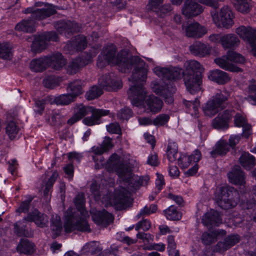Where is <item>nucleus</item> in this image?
Segmentation results:
<instances>
[{
	"instance_id": "nucleus-2",
	"label": "nucleus",
	"mask_w": 256,
	"mask_h": 256,
	"mask_svg": "<svg viewBox=\"0 0 256 256\" xmlns=\"http://www.w3.org/2000/svg\"><path fill=\"white\" fill-rule=\"evenodd\" d=\"M85 200L84 194H78L74 199V203L78 210L68 208L64 214L65 223L64 227L66 232L74 230L82 232H90V228L86 218L88 212L84 208Z\"/></svg>"
},
{
	"instance_id": "nucleus-42",
	"label": "nucleus",
	"mask_w": 256,
	"mask_h": 256,
	"mask_svg": "<svg viewBox=\"0 0 256 256\" xmlns=\"http://www.w3.org/2000/svg\"><path fill=\"white\" fill-rule=\"evenodd\" d=\"M146 106L151 112H158L160 108V99L154 95L148 96L146 101Z\"/></svg>"
},
{
	"instance_id": "nucleus-61",
	"label": "nucleus",
	"mask_w": 256,
	"mask_h": 256,
	"mask_svg": "<svg viewBox=\"0 0 256 256\" xmlns=\"http://www.w3.org/2000/svg\"><path fill=\"white\" fill-rule=\"evenodd\" d=\"M242 208L246 210L252 209L254 214L256 215V207L254 200L246 201V202H244L242 204ZM253 218L254 219H256V216H254Z\"/></svg>"
},
{
	"instance_id": "nucleus-12",
	"label": "nucleus",
	"mask_w": 256,
	"mask_h": 256,
	"mask_svg": "<svg viewBox=\"0 0 256 256\" xmlns=\"http://www.w3.org/2000/svg\"><path fill=\"white\" fill-rule=\"evenodd\" d=\"M184 82L187 90L194 94L201 90L202 76L200 74H184Z\"/></svg>"
},
{
	"instance_id": "nucleus-10",
	"label": "nucleus",
	"mask_w": 256,
	"mask_h": 256,
	"mask_svg": "<svg viewBox=\"0 0 256 256\" xmlns=\"http://www.w3.org/2000/svg\"><path fill=\"white\" fill-rule=\"evenodd\" d=\"M58 36L54 32H44L41 34L35 36L32 44V50L39 52L46 49L50 41H56Z\"/></svg>"
},
{
	"instance_id": "nucleus-37",
	"label": "nucleus",
	"mask_w": 256,
	"mask_h": 256,
	"mask_svg": "<svg viewBox=\"0 0 256 256\" xmlns=\"http://www.w3.org/2000/svg\"><path fill=\"white\" fill-rule=\"evenodd\" d=\"M16 250L20 254H30L34 252V244L27 239H22Z\"/></svg>"
},
{
	"instance_id": "nucleus-62",
	"label": "nucleus",
	"mask_w": 256,
	"mask_h": 256,
	"mask_svg": "<svg viewBox=\"0 0 256 256\" xmlns=\"http://www.w3.org/2000/svg\"><path fill=\"white\" fill-rule=\"evenodd\" d=\"M137 238L142 239L144 242H150L152 241V236L150 234H146L142 232H139L136 234Z\"/></svg>"
},
{
	"instance_id": "nucleus-40",
	"label": "nucleus",
	"mask_w": 256,
	"mask_h": 256,
	"mask_svg": "<svg viewBox=\"0 0 256 256\" xmlns=\"http://www.w3.org/2000/svg\"><path fill=\"white\" fill-rule=\"evenodd\" d=\"M183 104L186 108V112L192 116H197L198 113V108L200 102L198 98H195L194 101H190L183 100Z\"/></svg>"
},
{
	"instance_id": "nucleus-11",
	"label": "nucleus",
	"mask_w": 256,
	"mask_h": 256,
	"mask_svg": "<svg viewBox=\"0 0 256 256\" xmlns=\"http://www.w3.org/2000/svg\"><path fill=\"white\" fill-rule=\"evenodd\" d=\"M236 32L240 38L249 43L253 54L256 56V29L241 26L236 28Z\"/></svg>"
},
{
	"instance_id": "nucleus-27",
	"label": "nucleus",
	"mask_w": 256,
	"mask_h": 256,
	"mask_svg": "<svg viewBox=\"0 0 256 256\" xmlns=\"http://www.w3.org/2000/svg\"><path fill=\"white\" fill-rule=\"evenodd\" d=\"M185 70L184 74H200L204 71V68L200 64L195 60H189L184 64Z\"/></svg>"
},
{
	"instance_id": "nucleus-53",
	"label": "nucleus",
	"mask_w": 256,
	"mask_h": 256,
	"mask_svg": "<svg viewBox=\"0 0 256 256\" xmlns=\"http://www.w3.org/2000/svg\"><path fill=\"white\" fill-rule=\"evenodd\" d=\"M248 94L246 99L252 104L256 105V85L249 86Z\"/></svg>"
},
{
	"instance_id": "nucleus-21",
	"label": "nucleus",
	"mask_w": 256,
	"mask_h": 256,
	"mask_svg": "<svg viewBox=\"0 0 256 256\" xmlns=\"http://www.w3.org/2000/svg\"><path fill=\"white\" fill-rule=\"evenodd\" d=\"M92 218L96 224L104 227L108 226L114 220L112 215L105 210L95 212Z\"/></svg>"
},
{
	"instance_id": "nucleus-6",
	"label": "nucleus",
	"mask_w": 256,
	"mask_h": 256,
	"mask_svg": "<svg viewBox=\"0 0 256 256\" xmlns=\"http://www.w3.org/2000/svg\"><path fill=\"white\" fill-rule=\"evenodd\" d=\"M214 198L218 206L227 210L234 207L240 200L238 191L232 186H222L216 190Z\"/></svg>"
},
{
	"instance_id": "nucleus-64",
	"label": "nucleus",
	"mask_w": 256,
	"mask_h": 256,
	"mask_svg": "<svg viewBox=\"0 0 256 256\" xmlns=\"http://www.w3.org/2000/svg\"><path fill=\"white\" fill-rule=\"evenodd\" d=\"M190 159L194 162H198L201 159L202 154L198 150H196L193 152V153L190 156Z\"/></svg>"
},
{
	"instance_id": "nucleus-59",
	"label": "nucleus",
	"mask_w": 256,
	"mask_h": 256,
	"mask_svg": "<svg viewBox=\"0 0 256 256\" xmlns=\"http://www.w3.org/2000/svg\"><path fill=\"white\" fill-rule=\"evenodd\" d=\"M150 222L146 219L143 220L139 222L136 226L135 229L136 230H142L144 231H146L150 229Z\"/></svg>"
},
{
	"instance_id": "nucleus-49",
	"label": "nucleus",
	"mask_w": 256,
	"mask_h": 256,
	"mask_svg": "<svg viewBox=\"0 0 256 256\" xmlns=\"http://www.w3.org/2000/svg\"><path fill=\"white\" fill-rule=\"evenodd\" d=\"M19 128L17 126L15 122H10L6 126V133L11 140L15 138L18 134Z\"/></svg>"
},
{
	"instance_id": "nucleus-55",
	"label": "nucleus",
	"mask_w": 256,
	"mask_h": 256,
	"mask_svg": "<svg viewBox=\"0 0 256 256\" xmlns=\"http://www.w3.org/2000/svg\"><path fill=\"white\" fill-rule=\"evenodd\" d=\"M202 242L206 245H210L215 241V236L212 233L205 232L202 236Z\"/></svg>"
},
{
	"instance_id": "nucleus-34",
	"label": "nucleus",
	"mask_w": 256,
	"mask_h": 256,
	"mask_svg": "<svg viewBox=\"0 0 256 256\" xmlns=\"http://www.w3.org/2000/svg\"><path fill=\"white\" fill-rule=\"evenodd\" d=\"M83 82L80 80H75L70 82L67 86V90L75 98L83 92Z\"/></svg>"
},
{
	"instance_id": "nucleus-26",
	"label": "nucleus",
	"mask_w": 256,
	"mask_h": 256,
	"mask_svg": "<svg viewBox=\"0 0 256 256\" xmlns=\"http://www.w3.org/2000/svg\"><path fill=\"white\" fill-rule=\"evenodd\" d=\"M230 182L238 185H242L245 183V176L239 166H236L228 174Z\"/></svg>"
},
{
	"instance_id": "nucleus-20",
	"label": "nucleus",
	"mask_w": 256,
	"mask_h": 256,
	"mask_svg": "<svg viewBox=\"0 0 256 256\" xmlns=\"http://www.w3.org/2000/svg\"><path fill=\"white\" fill-rule=\"evenodd\" d=\"M189 50L192 54L200 58L208 56L210 52L209 46L199 41H196L190 45Z\"/></svg>"
},
{
	"instance_id": "nucleus-39",
	"label": "nucleus",
	"mask_w": 256,
	"mask_h": 256,
	"mask_svg": "<svg viewBox=\"0 0 256 256\" xmlns=\"http://www.w3.org/2000/svg\"><path fill=\"white\" fill-rule=\"evenodd\" d=\"M112 146V140L110 138H106L101 145L93 146L92 150L95 154L101 155L110 149Z\"/></svg>"
},
{
	"instance_id": "nucleus-17",
	"label": "nucleus",
	"mask_w": 256,
	"mask_h": 256,
	"mask_svg": "<svg viewBox=\"0 0 256 256\" xmlns=\"http://www.w3.org/2000/svg\"><path fill=\"white\" fill-rule=\"evenodd\" d=\"M24 221L34 222L38 226L42 228L47 226L48 218L46 215L40 213L38 210H34L28 214L27 216L24 218Z\"/></svg>"
},
{
	"instance_id": "nucleus-25",
	"label": "nucleus",
	"mask_w": 256,
	"mask_h": 256,
	"mask_svg": "<svg viewBox=\"0 0 256 256\" xmlns=\"http://www.w3.org/2000/svg\"><path fill=\"white\" fill-rule=\"evenodd\" d=\"M202 222L208 226H218L222 223V219L216 211L211 210L203 216Z\"/></svg>"
},
{
	"instance_id": "nucleus-15",
	"label": "nucleus",
	"mask_w": 256,
	"mask_h": 256,
	"mask_svg": "<svg viewBox=\"0 0 256 256\" xmlns=\"http://www.w3.org/2000/svg\"><path fill=\"white\" fill-rule=\"evenodd\" d=\"M130 194L125 188H122L116 192L114 197V204L120 208H125L132 204Z\"/></svg>"
},
{
	"instance_id": "nucleus-41",
	"label": "nucleus",
	"mask_w": 256,
	"mask_h": 256,
	"mask_svg": "<svg viewBox=\"0 0 256 256\" xmlns=\"http://www.w3.org/2000/svg\"><path fill=\"white\" fill-rule=\"evenodd\" d=\"M178 147L176 142H169L166 150V155L168 160L174 162L178 159Z\"/></svg>"
},
{
	"instance_id": "nucleus-52",
	"label": "nucleus",
	"mask_w": 256,
	"mask_h": 256,
	"mask_svg": "<svg viewBox=\"0 0 256 256\" xmlns=\"http://www.w3.org/2000/svg\"><path fill=\"white\" fill-rule=\"evenodd\" d=\"M32 200L33 197L29 196L26 200L21 202L18 208L16 209V212L20 213L28 212L30 208V204Z\"/></svg>"
},
{
	"instance_id": "nucleus-29",
	"label": "nucleus",
	"mask_w": 256,
	"mask_h": 256,
	"mask_svg": "<svg viewBox=\"0 0 256 256\" xmlns=\"http://www.w3.org/2000/svg\"><path fill=\"white\" fill-rule=\"evenodd\" d=\"M239 241L238 236L232 235L227 236L223 242H218L215 248L216 252H224L236 244Z\"/></svg>"
},
{
	"instance_id": "nucleus-60",
	"label": "nucleus",
	"mask_w": 256,
	"mask_h": 256,
	"mask_svg": "<svg viewBox=\"0 0 256 256\" xmlns=\"http://www.w3.org/2000/svg\"><path fill=\"white\" fill-rule=\"evenodd\" d=\"M107 130L112 134H120L121 128L119 124L117 122L112 123L106 126Z\"/></svg>"
},
{
	"instance_id": "nucleus-47",
	"label": "nucleus",
	"mask_w": 256,
	"mask_h": 256,
	"mask_svg": "<svg viewBox=\"0 0 256 256\" xmlns=\"http://www.w3.org/2000/svg\"><path fill=\"white\" fill-rule=\"evenodd\" d=\"M74 98L70 94H63L56 96L54 98V102L56 104L68 105L74 100Z\"/></svg>"
},
{
	"instance_id": "nucleus-30",
	"label": "nucleus",
	"mask_w": 256,
	"mask_h": 256,
	"mask_svg": "<svg viewBox=\"0 0 256 256\" xmlns=\"http://www.w3.org/2000/svg\"><path fill=\"white\" fill-rule=\"evenodd\" d=\"M234 124L238 127H242V134L246 138H248L251 134V126L246 121V118L239 114H236L234 118Z\"/></svg>"
},
{
	"instance_id": "nucleus-36",
	"label": "nucleus",
	"mask_w": 256,
	"mask_h": 256,
	"mask_svg": "<svg viewBox=\"0 0 256 256\" xmlns=\"http://www.w3.org/2000/svg\"><path fill=\"white\" fill-rule=\"evenodd\" d=\"M58 176V172H54L48 180L44 183L42 188L44 190V196L47 202L49 201L50 198V190Z\"/></svg>"
},
{
	"instance_id": "nucleus-24",
	"label": "nucleus",
	"mask_w": 256,
	"mask_h": 256,
	"mask_svg": "<svg viewBox=\"0 0 256 256\" xmlns=\"http://www.w3.org/2000/svg\"><path fill=\"white\" fill-rule=\"evenodd\" d=\"M54 26L60 33L76 32H79L80 27L77 23L71 21H60L55 24Z\"/></svg>"
},
{
	"instance_id": "nucleus-1",
	"label": "nucleus",
	"mask_w": 256,
	"mask_h": 256,
	"mask_svg": "<svg viewBox=\"0 0 256 256\" xmlns=\"http://www.w3.org/2000/svg\"><path fill=\"white\" fill-rule=\"evenodd\" d=\"M114 46L105 48L98 56L97 66L102 68L107 64H112L118 66L119 70L126 72L132 68L134 71L130 78L134 84L128 92V96L132 105L141 106L144 104L146 92L143 86V82L147 78L148 66L138 56L126 57V52L122 50L116 55Z\"/></svg>"
},
{
	"instance_id": "nucleus-7",
	"label": "nucleus",
	"mask_w": 256,
	"mask_h": 256,
	"mask_svg": "<svg viewBox=\"0 0 256 256\" xmlns=\"http://www.w3.org/2000/svg\"><path fill=\"white\" fill-rule=\"evenodd\" d=\"M74 112L80 120L85 116L91 114L90 116L85 118L83 122L88 126L98 124L100 123V118L107 116L110 113L109 110L96 109L92 106H86L82 104L77 106L74 108Z\"/></svg>"
},
{
	"instance_id": "nucleus-8",
	"label": "nucleus",
	"mask_w": 256,
	"mask_h": 256,
	"mask_svg": "<svg viewBox=\"0 0 256 256\" xmlns=\"http://www.w3.org/2000/svg\"><path fill=\"white\" fill-rule=\"evenodd\" d=\"M215 63L220 68L232 72H242V69L232 63L244 64L245 58L240 54L233 50H228L226 56L214 59Z\"/></svg>"
},
{
	"instance_id": "nucleus-31",
	"label": "nucleus",
	"mask_w": 256,
	"mask_h": 256,
	"mask_svg": "<svg viewBox=\"0 0 256 256\" xmlns=\"http://www.w3.org/2000/svg\"><path fill=\"white\" fill-rule=\"evenodd\" d=\"M208 78L211 80L221 84L228 82L230 80L226 72L220 70H215L210 72Z\"/></svg>"
},
{
	"instance_id": "nucleus-18",
	"label": "nucleus",
	"mask_w": 256,
	"mask_h": 256,
	"mask_svg": "<svg viewBox=\"0 0 256 256\" xmlns=\"http://www.w3.org/2000/svg\"><path fill=\"white\" fill-rule=\"evenodd\" d=\"M230 111L226 110L219 114L212 121V126L218 130H226L228 128V122L231 118Z\"/></svg>"
},
{
	"instance_id": "nucleus-32",
	"label": "nucleus",
	"mask_w": 256,
	"mask_h": 256,
	"mask_svg": "<svg viewBox=\"0 0 256 256\" xmlns=\"http://www.w3.org/2000/svg\"><path fill=\"white\" fill-rule=\"evenodd\" d=\"M229 150V146L226 141L221 140L216 144L214 150L210 152V155L212 158H216L218 156H224Z\"/></svg>"
},
{
	"instance_id": "nucleus-4",
	"label": "nucleus",
	"mask_w": 256,
	"mask_h": 256,
	"mask_svg": "<svg viewBox=\"0 0 256 256\" xmlns=\"http://www.w3.org/2000/svg\"><path fill=\"white\" fill-rule=\"evenodd\" d=\"M108 164L112 166L120 177L128 183L130 188H138L142 184V182L138 176L132 174L130 168L122 162L118 156L114 154L108 160Z\"/></svg>"
},
{
	"instance_id": "nucleus-22",
	"label": "nucleus",
	"mask_w": 256,
	"mask_h": 256,
	"mask_svg": "<svg viewBox=\"0 0 256 256\" xmlns=\"http://www.w3.org/2000/svg\"><path fill=\"white\" fill-rule=\"evenodd\" d=\"M92 58H76L70 62L66 68L67 73L70 74H76L81 68L91 61Z\"/></svg>"
},
{
	"instance_id": "nucleus-9",
	"label": "nucleus",
	"mask_w": 256,
	"mask_h": 256,
	"mask_svg": "<svg viewBox=\"0 0 256 256\" xmlns=\"http://www.w3.org/2000/svg\"><path fill=\"white\" fill-rule=\"evenodd\" d=\"M214 8L210 12L211 16L214 22L217 26H220L222 24L223 27L226 28H230L234 24L233 18L234 16L230 8L226 6L221 8L220 10V18L218 12Z\"/></svg>"
},
{
	"instance_id": "nucleus-45",
	"label": "nucleus",
	"mask_w": 256,
	"mask_h": 256,
	"mask_svg": "<svg viewBox=\"0 0 256 256\" xmlns=\"http://www.w3.org/2000/svg\"><path fill=\"white\" fill-rule=\"evenodd\" d=\"M12 56V48L8 42H0V58L10 60Z\"/></svg>"
},
{
	"instance_id": "nucleus-23",
	"label": "nucleus",
	"mask_w": 256,
	"mask_h": 256,
	"mask_svg": "<svg viewBox=\"0 0 256 256\" xmlns=\"http://www.w3.org/2000/svg\"><path fill=\"white\" fill-rule=\"evenodd\" d=\"M47 58L48 65L55 70H60L67 63L66 60L58 52L47 56Z\"/></svg>"
},
{
	"instance_id": "nucleus-63",
	"label": "nucleus",
	"mask_w": 256,
	"mask_h": 256,
	"mask_svg": "<svg viewBox=\"0 0 256 256\" xmlns=\"http://www.w3.org/2000/svg\"><path fill=\"white\" fill-rule=\"evenodd\" d=\"M168 171L170 176L173 178H177L179 176L180 171L176 166H170Z\"/></svg>"
},
{
	"instance_id": "nucleus-19",
	"label": "nucleus",
	"mask_w": 256,
	"mask_h": 256,
	"mask_svg": "<svg viewBox=\"0 0 256 256\" xmlns=\"http://www.w3.org/2000/svg\"><path fill=\"white\" fill-rule=\"evenodd\" d=\"M87 46V40L86 36L78 35L70 41L66 46V48L70 52L82 51Z\"/></svg>"
},
{
	"instance_id": "nucleus-3",
	"label": "nucleus",
	"mask_w": 256,
	"mask_h": 256,
	"mask_svg": "<svg viewBox=\"0 0 256 256\" xmlns=\"http://www.w3.org/2000/svg\"><path fill=\"white\" fill-rule=\"evenodd\" d=\"M184 75L182 68L177 67L161 68V97H163L166 102H173L172 94L175 91L172 80L180 79Z\"/></svg>"
},
{
	"instance_id": "nucleus-13",
	"label": "nucleus",
	"mask_w": 256,
	"mask_h": 256,
	"mask_svg": "<svg viewBox=\"0 0 256 256\" xmlns=\"http://www.w3.org/2000/svg\"><path fill=\"white\" fill-rule=\"evenodd\" d=\"M182 30L186 36L194 38H201L207 32L206 28L196 22L183 24Z\"/></svg>"
},
{
	"instance_id": "nucleus-28",
	"label": "nucleus",
	"mask_w": 256,
	"mask_h": 256,
	"mask_svg": "<svg viewBox=\"0 0 256 256\" xmlns=\"http://www.w3.org/2000/svg\"><path fill=\"white\" fill-rule=\"evenodd\" d=\"M240 40L238 36L232 34L222 35L221 44L224 49H233L240 44Z\"/></svg>"
},
{
	"instance_id": "nucleus-14",
	"label": "nucleus",
	"mask_w": 256,
	"mask_h": 256,
	"mask_svg": "<svg viewBox=\"0 0 256 256\" xmlns=\"http://www.w3.org/2000/svg\"><path fill=\"white\" fill-rule=\"evenodd\" d=\"M98 84L101 87L108 90H116L122 87L121 80H116L112 74L102 76L98 79Z\"/></svg>"
},
{
	"instance_id": "nucleus-56",
	"label": "nucleus",
	"mask_w": 256,
	"mask_h": 256,
	"mask_svg": "<svg viewBox=\"0 0 256 256\" xmlns=\"http://www.w3.org/2000/svg\"><path fill=\"white\" fill-rule=\"evenodd\" d=\"M118 117L121 120H128L132 115V110L128 108H122L118 114Z\"/></svg>"
},
{
	"instance_id": "nucleus-44",
	"label": "nucleus",
	"mask_w": 256,
	"mask_h": 256,
	"mask_svg": "<svg viewBox=\"0 0 256 256\" xmlns=\"http://www.w3.org/2000/svg\"><path fill=\"white\" fill-rule=\"evenodd\" d=\"M65 124V120L64 116L58 111H54L51 114V120H50V124L59 128Z\"/></svg>"
},
{
	"instance_id": "nucleus-5",
	"label": "nucleus",
	"mask_w": 256,
	"mask_h": 256,
	"mask_svg": "<svg viewBox=\"0 0 256 256\" xmlns=\"http://www.w3.org/2000/svg\"><path fill=\"white\" fill-rule=\"evenodd\" d=\"M230 92L226 89L218 90L202 106V110L206 116L212 117L228 105Z\"/></svg>"
},
{
	"instance_id": "nucleus-48",
	"label": "nucleus",
	"mask_w": 256,
	"mask_h": 256,
	"mask_svg": "<svg viewBox=\"0 0 256 256\" xmlns=\"http://www.w3.org/2000/svg\"><path fill=\"white\" fill-rule=\"evenodd\" d=\"M60 82V79L54 76H48L43 80L44 86L51 89L59 86Z\"/></svg>"
},
{
	"instance_id": "nucleus-43",
	"label": "nucleus",
	"mask_w": 256,
	"mask_h": 256,
	"mask_svg": "<svg viewBox=\"0 0 256 256\" xmlns=\"http://www.w3.org/2000/svg\"><path fill=\"white\" fill-rule=\"evenodd\" d=\"M164 213L166 218L171 220H178L182 218L181 212L173 205L164 210Z\"/></svg>"
},
{
	"instance_id": "nucleus-58",
	"label": "nucleus",
	"mask_w": 256,
	"mask_h": 256,
	"mask_svg": "<svg viewBox=\"0 0 256 256\" xmlns=\"http://www.w3.org/2000/svg\"><path fill=\"white\" fill-rule=\"evenodd\" d=\"M45 100H36L34 102V110L36 114L41 115L44 109Z\"/></svg>"
},
{
	"instance_id": "nucleus-38",
	"label": "nucleus",
	"mask_w": 256,
	"mask_h": 256,
	"mask_svg": "<svg viewBox=\"0 0 256 256\" xmlns=\"http://www.w3.org/2000/svg\"><path fill=\"white\" fill-rule=\"evenodd\" d=\"M239 161L246 169H250L256 164L254 157L248 152H243L239 158Z\"/></svg>"
},
{
	"instance_id": "nucleus-57",
	"label": "nucleus",
	"mask_w": 256,
	"mask_h": 256,
	"mask_svg": "<svg viewBox=\"0 0 256 256\" xmlns=\"http://www.w3.org/2000/svg\"><path fill=\"white\" fill-rule=\"evenodd\" d=\"M148 7L152 11L155 12L159 16L160 10V0H150Z\"/></svg>"
},
{
	"instance_id": "nucleus-35",
	"label": "nucleus",
	"mask_w": 256,
	"mask_h": 256,
	"mask_svg": "<svg viewBox=\"0 0 256 256\" xmlns=\"http://www.w3.org/2000/svg\"><path fill=\"white\" fill-rule=\"evenodd\" d=\"M34 26V20L32 19L24 20L16 26L15 28L18 31L31 33L35 31Z\"/></svg>"
},
{
	"instance_id": "nucleus-16",
	"label": "nucleus",
	"mask_w": 256,
	"mask_h": 256,
	"mask_svg": "<svg viewBox=\"0 0 256 256\" xmlns=\"http://www.w3.org/2000/svg\"><path fill=\"white\" fill-rule=\"evenodd\" d=\"M22 12L26 14H31L30 17L28 19L40 20L45 19L54 14L56 12V10L50 8L34 10L33 8L30 7L23 10Z\"/></svg>"
},
{
	"instance_id": "nucleus-50",
	"label": "nucleus",
	"mask_w": 256,
	"mask_h": 256,
	"mask_svg": "<svg viewBox=\"0 0 256 256\" xmlns=\"http://www.w3.org/2000/svg\"><path fill=\"white\" fill-rule=\"evenodd\" d=\"M234 6L239 12L244 13L250 10V4L248 0H235Z\"/></svg>"
},
{
	"instance_id": "nucleus-46",
	"label": "nucleus",
	"mask_w": 256,
	"mask_h": 256,
	"mask_svg": "<svg viewBox=\"0 0 256 256\" xmlns=\"http://www.w3.org/2000/svg\"><path fill=\"white\" fill-rule=\"evenodd\" d=\"M50 228L53 234L56 236L60 234L62 230V224L60 216H53L51 219Z\"/></svg>"
},
{
	"instance_id": "nucleus-54",
	"label": "nucleus",
	"mask_w": 256,
	"mask_h": 256,
	"mask_svg": "<svg viewBox=\"0 0 256 256\" xmlns=\"http://www.w3.org/2000/svg\"><path fill=\"white\" fill-rule=\"evenodd\" d=\"M178 165L182 168H187L192 162V160L190 159V156H188L186 155L180 156L178 159Z\"/></svg>"
},
{
	"instance_id": "nucleus-33",
	"label": "nucleus",
	"mask_w": 256,
	"mask_h": 256,
	"mask_svg": "<svg viewBox=\"0 0 256 256\" xmlns=\"http://www.w3.org/2000/svg\"><path fill=\"white\" fill-rule=\"evenodd\" d=\"M47 56L34 59L30 63V68L36 72H41L47 68L48 66Z\"/></svg>"
},
{
	"instance_id": "nucleus-51",
	"label": "nucleus",
	"mask_w": 256,
	"mask_h": 256,
	"mask_svg": "<svg viewBox=\"0 0 256 256\" xmlns=\"http://www.w3.org/2000/svg\"><path fill=\"white\" fill-rule=\"evenodd\" d=\"M102 94V90L98 86H94L88 91L86 96L88 100H92L99 97Z\"/></svg>"
}]
</instances>
